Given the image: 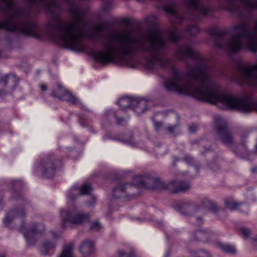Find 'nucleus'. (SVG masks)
<instances>
[{
  "mask_svg": "<svg viewBox=\"0 0 257 257\" xmlns=\"http://www.w3.org/2000/svg\"><path fill=\"white\" fill-rule=\"evenodd\" d=\"M175 55L180 60L188 58L194 60L199 65L186 72L172 67L171 78L166 79L164 83L167 90L191 94L198 100L215 104L221 103L229 108L243 113L257 111V101L253 100L248 95L238 96L221 93L211 77L213 69L206 59L194 51L189 45L177 47Z\"/></svg>",
  "mask_w": 257,
  "mask_h": 257,
  "instance_id": "nucleus-1",
  "label": "nucleus"
},
{
  "mask_svg": "<svg viewBox=\"0 0 257 257\" xmlns=\"http://www.w3.org/2000/svg\"><path fill=\"white\" fill-rule=\"evenodd\" d=\"M101 45L104 50H93L91 55L95 61L103 64L113 62L116 58L124 60L137 53L149 56L146 65L150 69L166 68L171 62V59L163 54L167 41L158 30L152 31L148 39L133 35L130 31L121 34L112 33L101 41Z\"/></svg>",
  "mask_w": 257,
  "mask_h": 257,
  "instance_id": "nucleus-2",
  "label": "nucleus"
},
{
  "mask_svg": "<svg viewBox=\"0 0 257 257\" xmlns=\"http://www.w3.org/2000/svg\"><path fill=\"white\" fill-rule=\"evenodd\" d=\"M68 5L69 12L75 19V22L65 21L54 16L45 26L47 35L54 40H60L71 50L82 52L87 49V45L84 43L83 38L87 37L92 41L102 40L103 37L102 31L105 24L101 23L98 26H93L87 32L79 28L82 24L84 28L87 25L83 17L86 10L75 3L73 0H64Z\"/></svg>",
  "mask_w": 257,
  "mask_h": 257,
  "instance_id": "nucleus-3",
  "label": "nucleus"
},
{
  "mask_svg": "<svg viewBox=\"0 0 257 257\" xmlns=\"http://www.w3.org/2000/svg\"><path fill=\"white\" fill-rule=\"evenodd\" d=\"M231 31L234 35L228 38L226 30L211 28L208 33L213 37L214 46L222 49L229 53H236L243 48L242 40L245 39L248 48L253 52L257 51V21H255L253 30L250 29L246 23H241L233 26Z\"/></svg>",
  "mask_w": 257,
  "mask_h": 257,
  "instance_id": "nucleus-4",
  "label": "nucleus"
},
{
  "mask_svg": "<svg viewBox=\"0 0 257 257\" xmlns=\"http://www.w3.org/2000/svg\"><path fill=\"white\" fill-rule=\"evenodd\" d=\"M135 180L139 185L147 189L168 190L173 194L185 192L191 188L188 182L173 180L166 183L155 174L147 173L143 176H138Z\"/></svg>",
  "mask_w": 257,
  "mask_h": 257,
  "instance_id": "nucleus-5",
  "label": "nucleus"
},
{
  "mask_svg": "<svg viewBox=\"0 0 257 257\" xmlns=\"http://www.w3.org/2000/svg\"><path fill=\"white\" fill-rule=\"evenodd\" d=\"M238 82L257 87V63L254 65H237Z\"/></svg>",
  "mask_w": 257,
  "mask_h": 257,
  "instance_id": "nucleus-6",
  "label": "nucleus"
},
{
  "mask_svg": "<svg viewBox=\"0 0 257 257\" xmlns=\"http://www.w3.org/2000/svg\"><path fill=\"white\" fill-rule=\"evenodd\" d=\"M61 215L64 226H66L67 222L78 225L90 220L89 213L80 211L75 207L68 210H62Z\"/></svg>",
  "mask_w": 257,
  "mask_h": 257,
  "instance_id": "nucleus-7",
  "label": "nucleus"
},
{
  "mask_svg": "<svg viewBox=\"0 0 257 257\" xmlns=\"http://www.w3.org/2000/svg\"><path fill=\"white\" fill-rule=\"evenodd\" d=\"M215 128L218 140L223 144L230 146L234 143L233 136L227 123L221 118H218L216 120Z\"/></svg>",
  "mask_w": 257,
  "mask_h": 257,
  "instance_id": "nucleus-8",
  "label": "nucleus"
},
{
  "mask_svg": "<svg viewBox=\"0 0 257 257\" xmlns=\"http://www.w3.org/2000/svg\"><path fill=\"white\" fill-rule=\"evenodd\" d=\"M37 171H40L46 178L53 177L56 171V161L53 156H49L44 158L40 162L35 164Z\"/></svg>",
  "mask_w": 257,
  "mask_h": 257,
  "instance_id": "nucleus-9",
  "label": "nucleus"
},
{
  "mask_svg": "<svg viewBox=\"0 0 257 257\" xmlns=\"http://www.w3.org/2000/svg\"><path fill=\"white\" fill-rule=\"evenodd\" d=\"M30 6H36L38 12L44 10L47 13L55 15L61 9V5L57 0H25Z\"/></svg>",
  "mask_w": 257,
  "mask_h": 257,
  "instance_id": "nucleus-10",
  "label": "nucleus"
},
{
  "mask_svg": "<svg viewBox=\"0 0 257 257\" xmlns=\"http://www.w3.org/2000/svg\"><path fill=\"white\" fill-rule=\"evenodd\" d=\"M45 226L44 224L35 223L29 228H26L24 225H22L20 227L19 230L23 234L26 239H30L36 236L42 234L45 231Z\"/></svg>",
  "mask_w": 257,
  "mask_h": 257,
  "instance_id": "nucleus-11",
  "label": "nucleus"
},
{
  "mask_svg": "<svg viewBox=\"0 0 257 257\" xmlns=\"http://www.w3.org/2000/svg\"><path fill=\"white\" fill-rule=\"evenodd\" d=\"M52 95L55 97L58 98L60 100L66 101L72 104L76 105L79 102L77 98L68 91L64 89L60 84H58L57 88L53 91Z\"/></svg>",
  "mask_w": 257,
  "mask_h": 257,
  "instance_id": "nucleus-12",
  "label": "nucleus"
},
{
  "mask_svg": "<svg viewBox=\"0 0 257 257\" xmlns=\"http://www.w3.org/2000/svg\"><path fill=\"white\" fill-rule=\"evenodd\" d=\"M92 190L91 184L88 183L83 184L80 188L73 187L68 193V198L71 201L74 200L77 196L88 195Z\"/></svg>",
  "mask_w": 257,
  "mask_h": 257,
  "instance_id": "nucleus-13",
  "label": "nucleus"
},
{
  "mask_svg": "<svg viewBox=\"0 0 257 257\" xmlns=\"http://www.w3.org/2000/svg\"><path fill=\"white\" fill-rule=\"evenodd\" d=\"M186 7L193 12H197L203 15H206L209 11L201 4L200 0H186Z\"/></svg>",
  "mask_w": 257,
  "mask_h": 257,
  "instance_id": "nucleus-14",
  "label": "nucleus"
},
{
  "mask_svg": "<svg viewBox=\"0 0 257 257\" xmlns=\"http://www.w3.org/2000/svg\"><path fill=\"white\" fill-rule=\"evenodd\" d=\"M133 186L129 184H119L113 190V196L115 198L125 197L131 194Z\"/></svg>",
  "mask_w": 257,
  "mask_h": 257,
  "instance_id": "nucleus-15",
  "label": "nucleus"
},
{
  "mask_svg": "<svg viewBox=\"0 0 257 257\" xmlns=\"http://www.w3.org/2000/svg\"><path fill=\"white\" fill-rule=\"evenodd\" d=\"M26 215L23 209H14L10 210L3 219V223L7 227H9L12 221L16 218H23Z\"/></svg>",
  "mask_w": 257,
  "mask_h": 257,
  "instance_id": "nucleus-16",
  "label": "nucleus"
},
{
  "mask_svg": "<svg viewBox=\"0 0 257 257\" xmlns=\"http://www.w3.org/2000/svg\"><path fill=\"white\" fill-rule=\"evenodd\" d=\"M178 209L181 214L185 216H190L197 211V206L194 202L186 201L181 203Z\"/></svg>",
  "mask_w": 257,
  "mask_h": 257,
  "instance_id": "nucleus-17",
  "label": "nucleus"
},
{
  "mask_svg": "<svg viewBox=\"0 0 257 257\" xmlns=\"http://www.w3.org/2000/svg\"><path fill=\"white\" fill-rule=\"evenodd\" d=\"M147 101L144 99L134 98L132 108L138 114L143 113L147 108Z\"/></svg>",
  "mask_w": 257,
  "mask_h": 257,
  "instance_id": "nucleus-18",
  "label": "nucleus"
},
{
  "mask_svg": "<svg viewBox=\"0 0 257 257\" xmlns=\"http://www.w3.org/2000/svg\"><path fill=\"white\" fill-rule=\"evenodd\" d=\"M0 11L7 16L5 21L0 23V29L8 31V0H0Z\"/></svg>",
  "mask_w": 257,
  "mask_h": 257,
  "instance_id": "nucleus-19",
  "label": "nucleus"
},
{
  "mask_svg": "<svg viewBox=\"0 0 257 257\" xmlns=\"http://www.w3.org/2000/svg\"><path fill=\"white\" fill-rule=\"evenodd\" d=\"M79 249L83 256H86L91 253L94 250L93 242H82Z\"/></svg>",
  "mask_w": 257,
  "mask_h": 257,
  "instance_id": "nucleus-20",
  "label": "nucleus"
},
{
  "mask_svg": "<svg viewBox=\"0 0 257 257\" xmlns=\"http://www.w3.org/2000/svg\"><path fill=\"white\" fill-rule=\"evenodd\" d=\"M19 80L15 74H8L2 78L0 80V84L6 87L11 82L13 86L15 87L18 83Z\"/></svg>",
  "mask_w": 257,
  "mask_h": 257,
  "instance_id": "nucleus-21",
  "label": "nucleus"
},
{
  "mask_svg": "<svg viewBox=\"0 0 257 257\" xmlns=\"http://www.w3.org/2000/svg\"><path fill=\"white\" fill-rule=\"evenodd\" d=\"M214 246L219 248L223 252L232 254L235 253L236 252L234 246L232 245L224 243L222 242H214Z\"/></svg>",
  "mask_w": 257,
  "mask_h": 257,
  "instance_id": "nucleus-22",
  "label": "nucleus"
},
{
  "mask_svg": "<svg viewBox=\"0 0 257 257\" xmlns=\"http://www.w3.org/2000/svg\"><path fill=\"white\" fill-rule=\"evenodd\" d=\"M208 236V234L206 232L200 229L194 231L191 233V239L193 241L206 239Z\"/></svg>",
  "mask_w": 257,
  "mask_h": 257,
  "instance_id": "nucleus-23",
  "label": "nucleus"
},
{
  "mask_svg": "<svg viewBox=\"0 0 257 257\" xmlns=\"http://www.w3.org/2000/svg\"><path fill=\"white\" fill-rule=\"evenodd\" d=\"M73 248L74 245L72 243L65 244L59 257H74Z\"/></svg>",
  "mask_w": 257,
  "mask_h": 257,
  "instance_id": "nucleus-24",
  "label": "nucleus"
},
{
  "mask_svg": "<svg viewBox=\"0 0 257 257\" xmlns=\"http://www.w3.org/2000/svg\"><path fill=\"white\" fill-rule=\"evenodd\" d=\"M136 252L133 247L119 249L117 251V257H136Z\"/></svg>",
  "mask_w": 257,
  "mask_h": 257,
  "instance_id": "nucleus-25",
  "label": "nucleus"
},
{
  "mask_svg": "<svg viewBox=\"0 0 257 257\" xmlns=\"http://www.w3.org/2000/svg\"><path fill=\"white\" fill-rule=\"evenodd\" d=\"M56 247V244L53 242H42L40 248V251L43 255H46L48 253V251L51 249H54Z\"/></svg>",
  "mask_w": 257,
  "mask_h": 257,
  "instance_id": "nucleus-26",
  "label": "nucleus"
},
{
  "mask_svg": "<svg viewBox=\"0 0 257 257\" xmlns=\"http://www.w3.org/2000/svg\"><path fill=\"white\" fill-rule=\"evenodd\" d=\"M134 99V97H122L118 100V105L123 110L127 107L132 108V106H133V100Z\"/></svg>",
  "mask_w": 257,
  "mask_h": 257,
  "instance_id": "nucleus-27",
  "label": "nucleus"
},
{
  "mask_svg": "<svg viewBox=\"0 0 257 257\" xmlns=\"http://www.w3.org/2000/svg\"><path fill=\"white\" fill-rule=\"evenodd\" d=\"M241 204V203L237 202L231 198H228L225 200V206L231 210L237 209Z\"/></svg>",
  "mask_w": 257,
  "mask_h": 257,
  "instance_id": "nucleus-28",
  "label": "nucleus"
},
{
  "mask_svg": "<svg viewBox=\"0 0 257 257\" xmlns=\"http://www.w3.org/2000/svg\"><path fill=\"white\" fill-rule=\"evenodd\" d=\"M202 203L204 206L207 207L210 210L214 212L215 213H216L218 211V208L216 205L208 199L203 200Z\"/></svg>",
  "mask_w": 257,
  "mask_h": 257,
  "instance_id": "nucleus-29",
  "label": "nucleus"
},
{
  "mask_svg": "<svg viewBox=\"0 0 257 257\" xmlns=\"http://www.w3.org/2000/svg\"><path fill=\"white\" fill-rule=\"evenodd\" d=\"M169 37L170 40L174 42H177L182 39V36L178 30L171 31L169 33Z\"/></svg>",
  "mask_w": 257,
  "mask_h": 257,
  "instance_id": "nucleus-30",
  "label": "nucleus"
},
{
  "mask_svg": "<svg viewBox=\"0 0 257 257\" xmlns=\"http://www.w3.org/2000/svg\"><path fill=\"white\" fill-rule=\"evenodd\" d=\"M192 257H210L208 252L200 250L192 252Z\"/></svg>",
  "mask_w": 257,
  "mask_h": 257,
  "instance_id": "nucleus-31",
  "label": "nucleus"
},
{
  "mask_svg": "<svg viewBox=\"0 0 257 257\" xmlns=\"http://www.w3.org/2000/svg\"><path fill=\"white\" fill-rule=\"evenodd\" d=\"M186 32L188 34L194 36L199 33V29L196 26L193 25L189 26L186 30Z\"/></svg>",
  "mask_w": 257,
  "mask_h": 257,
  "instance_id": "nucleus-32",
  "label": "nucleus"
},
{
  "mask_svg": "<svg viewBox=\"0 0 257 257\" xmlns=\"http://www.w3.org/2000/svg\"><path fill=\"white\" fill-rule=\"evenodd\" d=\"M163 10L167 13L175 15L176 13L175 5L174 4H171L170 5H165L163 7Z\"/></svg>",
  "mask_w": 257,
  "mask_h": 257,
  "instance_id": "nucleus-33",
  "label": "nucleus"
},
{
  "mask_svg": "<svg viewBox=\"0 0 257 257\" xmlns=\"http://www.w3.org/2000/svg\"><path fill=\"white\" fill-rule=\"evenodd\" d=\"M182 160L189 165H193L194 163L193 158L189 155H185Z\"/></svg>",
  "mask_w": 257,
  "mask_h": 257,
  "instance_id": "nucleus-34",
  "label": "nucleus"
},
{
  "mask_svg": "<svg viewBox=\"0 0 257 257\" xmlns=\"http://www.w3.org/2000/svg\"><path fill=\"white\" fill-rule=\"evenodd\" d=\"M114 116L116 119V123L118 125H124L126 124V120L123 117H119L117 116L116 113H114Z\"/></svg>",
  "mask_w": 257,
  "mask_h": 257,
  "instance_id": "nucleus-35",
  "label": "nucleus"
},
{
  "mask_svg": "<svg viewBox=\"0 0 257 257\" xmlns=\"http://www.w3.org/2000/svg\"><path fill=\"white\" fill-rule=\"evenodd\" d=\"M239 148L243 149V153L235 152V153L240 157L244 158L245 155L247 153V147L243 143L241 145L239 146Z\"/></svg>",
  "mask_w": 257,
  "mask_h": 257,
  "instance_id": "nucleus-36",
  "label": "nucleus"
},
{
  "mask_svg": "<svg viewBox=\"0 0 257 257\" xmlns=\"http://www.w3.org/2000/svg\"><path fill=\"white\" fill-rule=\"evenodd\" d=\"M101 228V224L98 221H95L93 222L90 227V229L95 230H99Z\"/></svg>",
  "mask_w": 257,
  "mask_h": 257,
  "instance_id": "nucleus-37",
  "label": "nucleus"
},
{
  "mask_svg": "<svg viewBox=\"0 0 257 257\" xmlns=\"http://www.w3.org/2000/svg\"><path fill=\"white\" fill-rule=\"evenodd\" d=\"M179 124H176L174 125H170L166 127L165 128L171 134H174L175 131L179 127Z\"/></svg>",
  "mask_w": 257,
  "mask_h": 257,
  "instance_id": "nucleus-38",
  "label": "nucleus"
},
{
  "mask_svg": "<svg viewBox=\"0 0 257 257\" xmlns=\"http://www.w3.org/2000/svg\"><path fill=\"white\" fill-rule=\"evenodd\" d=\"M241 232L242 235L243 236V238L244 239H246L247 237H248L250 235V229L247 228H241Z\"/></svg>",
  "mask_w": 257,
  "mask_h": 257,
  "instance_id": "nucleus-39",
  "label": "nucleus"
},
{
  "mask_svg": "<svg viewBox=\"0 0 257 257\" xmlns=\"http://www.w3.org/2000/svg\"><path fill=\"white\" fill-rule=\"evenodd\" d=\"M12 185L13 186V189H19L22 187V183L21 181L16 180L12 182Z\"/></svg>",
  "mask_w": 257,
  "mask_h": 257,
  "instance_id": "nucleus-40",
  "label": "nucleus"
},
{
  "mask_svg": "<svg viewBox=\"0 0 257 257\" xmlns=\"http://www.w3.org/2000/svg\"><path fill=\"white\" fill-rule=\"evenodd\" d=\"M154 125L155 128L157 130H159L161 127L163 126V123L162 121H154Z\"/></svg>",
  "mask_w": 257,
  "mask_h": 257,
  "instance_id": "nucleus-41",
  "label": "nucleus"
},
{
  "mask_svg": "<svg viewBox=\"0 0 257 257\" xmlns=\"http://www.w3.org/2000/svg\"><path fill=\"white\" fill-rule=\"evenodd\" d=\"M189 130L190 133H195L197 130V127L195 125H190L189 127Z\"/></svg>",
  "mask_w": 257,
  "mask_h": 257,
  "instance_id": "nucleus-42",
  "label": "nucleus"
},
{
  "mask_svg": "<svg viewBox=\"0 0 257 257\" xmlns=\"http://www.w3.org/2000/svg\"><path fill=\"white\" fill-rule=\"evenodd\" d=\"M51 235L54 237V238H57L60 236V234L56 231H51Z\"/></svg>",
  "mask_w": 257,
  "mask_h": 257,
  "instance_id": "nucleus-43",
  "label": "nucleus"
},
{
  "mask_svg": "<svg viewBox=\"0 0 257 257\" xmlns=\"http://www.w3.org/2000/svg\"><path fill=\"white\" fill-rule=\"evenodd\" d=\"M251 172L253 174H257V167H254L251 169Z\"/></svg>",
  "mask_w": 257,
  "mask_h": 257,
  "instance_id": "nucleus-44",
  "label": "nucleus"
},
{
  "mask_svg": "<svg viewBox=\"0 0 257 257\" xmlns=\"http://www.w3.org/2000/svg\"><path fill=\"white\" fill-rule=\"evenodd\" d=\"M40 88L42 91H45L47 90V86L45 85H41L40 86Z\"/></svg>",
  "mask_w": 257,
  "mask_h": 257,
  "instance_id": "nucleus-45",
  "label": "nucleus"
},
{
  "mask_svg": "<svg viewBox=\"0 0 257 257\" xmlns=\"http://www.w3.org/2000/svg\"><path fill=\"white\" fill-rule=\"evenodd\" d=\"M6 94H7V92L5 89H2L0 91V96L5 95Z\"/></svg>",
  "mask_w": 257,
  "mask_h": 257,
  "instance_id": "nucleus-46",
  "label": "nucleus"
},
{
  "mask_svg": "<svg viewBox=\"0 0 257 257\" xmlns=\"http://www.w3.org/2000/svg\"><path fill=\"white\" fill-rule=\"evenodd\" d=\"M131 135L132 136L131 139L130 140H125L124 142H127L128 144H132V139L133 138V136L132 133H131Z\"/></svg>",
  "mask_w": 257,
  "mask_h": 257,
  "instance_id": "nucleus-47",
  "label": "nucleus"
},
{
  "mask_svg": "<svg viewBox=\"0 0 257 257\" xmlns=\"http://www.w3.org/2000/svg\"><path fill=\"white\" fill-rule=\"evenodd\" d=\"M34 245H35V244H34V242H32V241L28 242V245L29 246H34Z\"/></svg>",
  "mask_w": 257,
  "mask_h": 257,
  "instance_id": "nucleus-48",
  "label": "nucleus"
},
{
  "mask_svg": "<svg viewBox=\"0 0 257 257\" xmlns=\"http://www.w3.org/2000/svg\"><path fill=\"white\" fill-rule=\"evenodd\" d=\"M170 255V253L169 252H167L165 255L164 257H169Z\"/></svg>",
  "mask_w": 257,
  "mask_h": 257,
  "instance_id": "nucleus-49",
  "label": "nucleus"
},
{
  "mask_svg": "<svg viewBox=\"0 0 257 257\" xmlns=\"http://www.w3.org/2000/svg\"><path fill=\"white\" fill-rule=\"evenodd\" d=\"M197 220L198 221H202V217H197Z\"/></svg>",
  "mask_w": 257,
  "mask_h": 257,
  "instance_id": "nucleus-50",
  "label": "nucleus"
},
{
  "mask_svg": "<svg viewBox=\"0 0 257 257\" xmlns=\"http://www.w3.org/2000/svg\"><path fill=\"white\" fill-rule=\"evenodd\" d=\"M253 242V244L252 245L254 247L256 246H257V241L256 242Z\"/></svg>",
  "mask_w": 257,
  "mask_h": 257,
  "instance_id": "nucleus-51",
  "label": "nucleus"
},
{
  "mask_svg": "<svg viewBox=\"0 0 257 257\" xmlns=\"http://www.w3.org/2000/svg\"><path fill=\"white\" fill-rule=\"evenodd\" d=\"M254 241H257V235L253 237Z\"/></svg>",
  "mask_w": 257,
  "mask_h": 257,
  "instance_id": "nucleus-52",
  "label": "nucleus"
},
{
  "mask_svg": "<svg viewBox=\"0 0 257 257\" xmlns=\"http://www.w3.org/2000/svg\"><path fill=\"white\" fill-rule=\"evenodd\" d=\"M210 151V148H208L207 149H205V152H209Z\"/></svg>",
  "mask_w": 257,
  "mask_h": 257,
  "instance_id": "nucleus-53",
  "label": "nucleus"
},
{
  "mask_svg": "<svg viewBox=\"0 0 257 257\" xmlns=\"http://www.w3.org/2000/svg\"><path fill=\"white\" fill-rule=\"evenodd\" d=\"M0 257H5V255L3 254H0Z\"/></svg>",
  "mask_w": 257,
  "mask_h": 257,
  "instance_id": "nucleus-54",
  "label": "nucleus"
},
{
  "mask_svg": "<svg viewBox=\"0 0 257 257\" xmlns=\"http://www.w3.org/2000/svg\"><path fill=\"white\" fill-rule=\"evenodd\" d=\"M255 150L257 151V145L255 146Z\"/></svg>",
  "mask_w": 257,
  "mask_h": 257,
  "instance_id": "nucleus-55",
  "label": "nucleus"
},
{
  "mask_svg": "<svg viewBox=\"0 0 257 257\" xmlns=\"http://www.w3.org/2000/svg\"><path fill=\"white\" fill-rule=\"evenodd\" d=\"M204 154V152H201V154H202V155H203Z\"/></svg>",
  "mask_w": 257,
  "mask_h": 257,
  "instance_id": "nucleus-56",
  "label": "nucleus"
},
{
  "mask_svg": "<svg viewBox=\"0 0 257 257\" xmlns=\"http://www.w3.org/2000/svg\"><path fill=\"white\" fill-rule=\"evenodd\" d=\"M103 139H105V138H106V137L104 136V137H103Z\"/></svg>",
  "mask_w": 257,
  "mask_h": 257,
  "instance_id": "nucleus-57",
  "label": "nucleus"
}]
</instances>
